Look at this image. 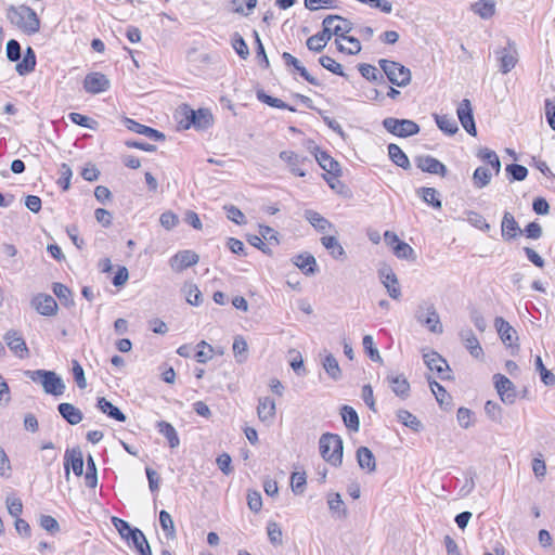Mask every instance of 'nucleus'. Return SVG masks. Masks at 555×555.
Here are the masks:
<instances>
[{
  "label": "nucleus",
  "instance_id": "nucleus-1",
  "mask_svg": "<svg viewBox=\"0 0 555 555\" xmlns=\"http://www.w3.org/2000/svg\"><path fill=\"white\" fill-rule=\"evenodd\" d=\"M177 113L182 117L178 121L176 130L194 128L195 130L203 131L210 128L214 124L212 114L207 108H199L195 111L188 104H181L177 108Z\"/></svg>",
  "mask_w": 555,
  "mask_h": 555
},
{
  "label": "nucleus",
  "instance_id": "nucleus-2",
  "mask_svg": "<svg viewBox=\"0 0 555 555\" xmlns=\"http://www.w3.org/2000/svg\"><path fill=\"white\" fill-rule=\"evenodd\" d=\"M10 23L24 34L34 35L40 30V20L37 13L28 5H9L5 12Z\"/></svg>",
  "mask_w": 555,
  "mask_h": 555
},
{
  "label": "nucleus",
  "instance_id": "nucleus-3",
  "mask_svg": "<svg viewBox=\"0 0 555 555\" xmlns=\"http://www.w3.org/2000/svg\"><path fill=\"white\" fill-rule=\"evenodd\" d=\"M319 448L321 456L333 466H340L343 462L344 444L336 434L326 433L320 437Z\"/></svg>",
  "mask_w": 555,
  "mask_h": 555
},
{
  "label": "nucleus",
  "instance_id": "nucleus-4",
  "mask_svg": "<svg viewBox=\"0 0 555 555\" xmlns=\"http://www.w3.org/2000/svg\"><path fill=\"white\" fill-rule=\"evenodd\" d=\"M25 375L35 383H40L46 393L54 397L62 396L65 391V384L61 376L54 371L35 370L26 371Z\"/></svg>",
  "mask_w": 555,
  "mask_h": 555
},
{
  "label": "nucleus",
  "instance_id": "nucleus-5",
  "mask_svg": "<svg viewBox=\"0 0 555 555\" xmlns=\"http://www.w3.org/2000/svg\"><path fill=\"white\" fill-rule=\"evenodd\" d=\"M378 65L392 85L403 88L411 82V70L404 65L386 59L379 60Z\"/></svg>",
  "mask_w": 555,
  "mask_h": 555
},
{
  "label": "nucleus",
  "instance_id": "nucleus-6",
  "mask_svg": "<svg viewBox=\"0 0 555 555\" xmlns=\"http://www.w3.org/2000/svg\"><path fill=\"white\" fill-rule=\"evenodd\" d=\"M383 127L393 135L408 138L420 132V126L411 119H398L387 117L383 120Z\"/></svg>",
  "mask_w": 555,
  "mask_h": 555
},
{
  "label": "nucleus",
  "instance_id": "nucleus-7",
  "mask_svg": "<svg viewBox=\"0 0 555 555\" xmlns=\"http://www.w3.org/2000/svg\"><path fill=\"white\" fill-rule=\"evenodd\" d=\"M416 320L430 332L441 334L443 328L439 314L433 304L421 305L416 311Z\"/></svg>",
  "mask_w": 555,
  "mask_h": 555
},
{
  "label": "nucleus",
  "instance_id": "nucleus-8",
  "mask_svg": "<svg viewBox=\"0 0 555 555\" xmlns=\"http://www.w3.org/2000/svg\"><path fill=\"white\" fill-rule=\"evenodd\" d=\"M280 158L288 165L289 171L297 177H306L307 166H311L313 163L308 156L297 154L293 151H282Z\"/></svg>",
  "mask_w": 555,
  "mask_h": 555
},
{
  "label": "nucleus",
  "instance_id": "nucleus-9",
  "mask_svg": "<svg viewBox=\"0 0 555 555\" xmlns=\"http://www.w3.org/2000/svg\"><path fill=\"white\" fill-rule=\"evenodd\" d=\"M456 114L462 127L473 137L477 135V128L473 115L472 103L468 99H463L456 109Z\"/></svg>",
  "mask_w": 555,
  "mask_h": 555
},
{
  "label": "nucleus",
  "instance_id": "nucleus-10",
  "mask_svg": "<svg viewBox=\"0 0 555 555\" xmlns=\"http://www.w3.org/2000/svg\"><path fill=\"white\" fill-rule=\"evenodd\" d=\"M414 162L416 167L423 172L438 175L440 177H446L448 173L446 165L430 155H418L414 158Z\"/></svg>",
  "mask_w": 555,
  "mask_h": 555
},
{
  "label": "nucleus",
  "instance_id": "nucleus-11",
  "mask_svg": "<svg viewBox=\"0 0 555 555\" xmlns=\"http://www.w3.org/2000/svg\"><path fill=\"white\" fill-rule=\"evenodd\" d=\"M493 378L495 379V388L501 400L505 404H513L517 397L515 385L502 374H495Z\"/></svg>",
  "mask_w": 555,
  "mask_h": 555
},
{
  "label": "nucleus",
  "instance_id": "nucleus-12",
  "mask_svg": "<svg viewBox=\"0 0 555 555\" xmlns=\"http://www.w3.org/2000/svg\"><path fill=\"white\" fill-rule=\"evenodd\" d=\"M30 305L41 315L52 317L57 312L55 299L48 294H37L33 297Z\"/></svg>",
  "mask_w": 555,
  "mask_h": 555
},
{
  "label": "nucleus",
  "instance_id": "nucleus-13",
  "mask_svg": "<svg viewBox=\"0 0 555 555\" xmlns=\"http://www.w3.org/2000/svg\"><path fill=\"white\" fill-rule=\"evenodd\" d=\"M3 339L7 343L10 350L14 352L18 358L25 359L29 356V350L26 345V341L17 331H8L3 336Z\"/></svg>",
  "mask_w": 555,
  "mask_h": 555
},
{
  "label": "nucleus",
  "instance_id": "nucleus-14",
  "mask_svg": "<svg viewBox=\"0 0 555 555\" xmlns=\"http://www.w3.org/2000/svg\"><path fill=\"white\" fill-rule=\"evenodd\" d=\"M83 88L88 93L98 94L109 88V80L104 74L91 73L86 76Z\"/></svg>",
  "mask_w": 555,
  "mask_h": 555
},
{
  "label": "nucleus",
  "instance_id": "nucleus-15",
  "mask_svg": "<svg viewBox=\"0 0 555 555\" xmlns=\"http://www.w3.org/2000/svg\"><path fill=\"white\" fill-rule=\"evenodd\" d=\"M424 362L430 371H435L441 379H451L450 375H444L446 371H449L448 362L437 352L431 351L424 353Z\"/></svg>",
  "mask_w": 555,
  "mask_h": 555
},
{
  "label": "nucleus",
  "instance_id": "nucleus-16",
  "mask_svg": "<svg viewBox=\"0 0 555 555\" xmlns=\"http://www.w3.org/2000/svg\"><path fill=\"white\" fill-rule=\"evenodd\" d=\"M65 463V475L69 477V467L73 468V472L76 476H81L83 473V457L82 452L79 448H74L72 450H66L64 456Z\"/></svg>",
  "mask_w": 555,
  "mask_h": 555
},
{
  "label": "nucleus",
  "instance_id": "nucleus-17",
  "mask_svg": "<svg viewBox=\"0 0 555 555\" xmlns=\"http://www.w3.org/2000/svg\"><path fill=\"white\" fill-rule=\"evenodd\" d=\"M304 217L320 233H337L335 225L315 210L306 209Z\"/></svg>",
  "mask_w": 555,
  "mask_h": 555
},
{
  "label": "nucleus",
  "instance_id": "nucleus-18",
  "mask_svg": "<svg viewBox=\"0 0 555 555\" xmlns=\"http://www.w3.org/2000/svg\"><path fill=\"white\" fill-rule=\"evenodd\" d=\"M494 326L498 331L501 340L506 346L511 347L515 344L516 340H518L517 332L515 331V328L502 317H496L494 319Z\"/></svg>",
  "mask_w": 555,
  "mask_h": 555
},
{
  "label": "nucleus",
  "instance_id": "nucleus-19",
  "mask_svg": "<svg viewBox=\"0 0 555 555\" xmlns=\"http://www.w3.org/2000/svg\"><path fill=\"white\" fill-rule=\"evenodd\" d=\"M501 234L505 241H511L522 234V230L520 229L519 224L515 220L514 216L508 211H505L503 215L501 222Z\"/></svg>",
  "mask_w": 555,
  "mask_h": 555
},
{
  "label": "nucleus",
  "instance_id": "nucleus-20",
  "mask_svg": "<svg viewBox=\"0 0 555 555\" xmlns=\"http://www.w3.org/2000/svg\"><path fill=\"white\" fill-rule=\"evenodd\" d=\"M459 335L465 348L474 358L478 359L483 356L479 340L470 328L461 330Z\"/></svg>",
  "mask_w": 555,
  "mask_h": 555
},
{
  "label": "nucleus",
  "instance_id": "nucleus-21",
  "mask_svg": "<svg viewBox=\"0 0 555 555\" xmlns=\"http://www.w3.org/2000/svg\"><path fill=\"white\" fill-rule=\"evenodd\" d=\"M379 276L382 283L387 288L388 295L392 299L398 300L401 297V288L399 286V281L395 272L391 269L380 270Z\"/></svg>",
  "mask_w": 555,
  "mask_h": 555
},
{
  "label": "nucleus",
  "instance_id": "nucleus-22",
  "mask_svg": "<svg viewBox=\"0 0 555 555\" xmlns=\"http://www.w3.org/2000/svg\"><path fill=\"white\" fill-rule=\"evenodd\" d=\"M127 129L133 131L138 134H143L152 140L159 141L165 139V134L159 132L158 130L147 127L145 125L139 124L133 119L126 118L124 121Z\"/></svg>",
  "mask_w": 555,
  "mask_h": 555
},
{
  "label": "nucleus",
  "instance_id": "nucleus-23",
  "mask_svg": "<svg viewBox=\"0 0 555 555\" xmlns=\"http://www.w3.org/2000/svg\"><path fill=\"white\" fill-rule=\"evenodd\" d=\"M315 160L327 173L334 177H338L340 175L339 163L330 156L326 152L320 151L319 147H317Z\"/></svg>",
  "mask_w": 555,
  "mask_h": 555
},
{
  "label": "nucleus",
  "instance_id": "nucleus-24",
  "mask_svg": "<svg viewBox=\"0 0 555 555\" xmlns=\"http://www.w3.org/2000/svg\"><path fill=\"white\" fill-rule=\"evenodd\" d=\"M321 244L324 246V248L330 253V255L336 259V260H345L347 255L341 246V244L338 242L335 235H325L321 237Z\"/></svg>",
  "mask_w": 555,
  "mask_h": 555
},
{
  "label": "nucleus",
  "instance_id": "nucleus-25",
  "mask_svg": "<svg viewBox=\"0 0 555 555\" xmlns=\"http://www.w3.org/2000/svg\"><path fill=\"white\" fill-rule=\"evenodd\" d=\"M60 415L70 425L79 424L82 418V412L72 403L63 402L57 405Z\"/></svg>",
  "mask_w": 555,
  "mask_h": 555
},
{
  "label": "nucleus",
  "instance_id": "nucleus-26",
  "mask_svg": "<svg viewBox=\"0 0 555 555\" xmlns=\"http://www.w3.org/2000/svg\"><path fill=\"white\" fill-rule=\"evenodd\" d=\"M127 542L137 550L139 555H152L150 544L140 529L134 528V531L128 537Z\"/></svg>",
  "mask_w": 555,
  "mask_h": 555
},
{
  "label": "nucleus",
  "instance_id": "nucleus-27",
  "mask_svg": "<svg viewBox=\"0 0 555 555\" xmlns=\"http://www.w3.org/2000/svg\"><path fill=\"white\" fill-rule=\"evenodd\" d=\"M294 264L298 267L306 275L314 274L318 271L317 260L309 253L295 256Z\"/></svg>",
  "mask_w": 555,
  "mask_h": 555
},
{
  "label": "nucleus",
  "instance_id": "nucleus-28",
  "mask_svg": "<svg viewBox=\"0 0 555 555\" xmlns=\"http://www.w3.org/2000/svg\"><path fill=\"white\" fill-rule=\"evenodd\" d=\"M332 31L323 29L307 39V48L313 52H321L332 38Z\"/></svg>",
  "mask_w": 555,
  "mask_h": 555
},
{
  "label": "nucleus",
  "instance_id": "nucleus-29",
  "mask_svg": "<svg viewBox=\"0 0 555 555\" xmlns=\"http://www.w3.org/2000/svg\"><path fill=\"white\" fill-rule=\"evenodd\" d=\"M96 406L101 410L102 413L106 414L108 417L115 421L126 422L127 420V416L104 397L98 398Z\"/></svg>",
  "mask_w": 555,
  "mask_h": 555
},
{
  "label": "nucleus",
  "instance_id": "nucleus-30",
  "mask_svg": "<svg viewBox=\"0 0 555 555\" xmlns=\"http://www.w3.org/2000/svg\"><path fill=\"white\" fill-rule=\"evenodd\" d=\"M357 461L362 469L372 473L376 469V461L373 452L366 447H360L357 450Z\"/></svg>",
  "mask_w": 555,
  "mask_h": 555
},
{
  "label": "nucleus",
  "instance_id": "nucleus-31",
  "mask_svg": "<svg viewBox=\"0 0 555 555\" xmlns=\"http://www.w3.org/2000/svg\"><path fill=\"white\" fill-rule=\"evenodd\" d=\"M387 149H388V156L395 165H397L398 167H401L404 170H408L411 168L409 157L401 150V147L399 145H397L395 143H390Z\"/></svg>",
  "mask_w": 555,
  "mask_h": 555
},
{
  "label": "nucleus",
  "instance_id": "nucleus-32",
  "mask_svg": "<svg viewBox=\"0 0 555 555\" xmlns=\"http://www.w3.org/2000/svg\"><path fill=\"white\" fill-rule=\"evenodd\" d=\"M36 66V54L33 48L28 47L25 51L23 60L15 66L16 72L21 76H25L34 72Z\"/></svg>",
  "mask_w": 555,
  "mask_h": 555
},
{
  "label": "nucleus",
  "instance_id": "nucleus-33",
  "mask_svg": "<svg viewBox=\"0 0 555 555\" xmlns=\"http://www.w3.org/2000/svg\"><path fill=\"white\" fill-rule=\"evenodd\" d=\"M257 413H258V417L260 418V421H262V422L272 421V418L274 417V414H275L274 401L269 397L259 399V403L257 406Z\"/></svg>",
  "mask_w": 555,
  "mask_h": 555
},
{
  "label": "nucleus",
  "instance_id": "nucleus-34",
  "mask_svg": "<svg viewBox=\"0 0 555 555\" xmlns=\"http://www.w3.org/2000/svg\"><path fill=\"white\" fill-rule=\"evenodd\" d=\"M181 293L186 302L192 306H199L203 302L202 292L194 283H185L181 288Z\"/></svg>",
  "mask_w": 555,
  "mask_h": 555
},
{
  "label": "nucleus",
  "instance_id": "nucleus-35",
  "mask_svg": "<svg viewBox=\"0 0 555 555\" xmlns=\"http://www.w3.org/2000/svg\"><path fill=\"white\" fill-rule=\"evenodd\" d=\"M499 53H500V70L503 74H507L515 67V65L517 63L516 51L515 50L513 51L511 48H504Z\"/></svg>",
  "mask_w": 555,
  "mask_h": 555
},
{
  "label": "nucleus",
  "instance_id": "nucleus-36",
  "mask_svg": "<svg viewBox=\"0 0 555 555\" xmlns=\"http://www.w3.org/2000/svg\"><path fill=\"white\" fill-rule=\"evenodd\" d=\"M391 390L401 398H406L410 391V384L403 375L388 376Z\"/></svg>",
  "mask_w": 555,
  "mask_h": 555
},
{
  "label": "nucleus",
  "instance_id": "nucleus-37",
  "mask_svg": "<svg viewBox=\"0 0 555 555\" xmlns=\"http://www.w3.org/2000/svg\"><path fill=\"white\" fill-rule=\"evenodd\" d=\"M340 414L343 417V421L345 423V426L352 430L358 431L360 428V421L357 411L349 405H344L340 410Z\"/></svg>",
  "mask_w": 555,
  "mask_h": 555
},
{
  "label": "nucleus",
  "instance_id": "nucleus-38",
  "mask_svg": "<svg viewBox=\"0 0 555 555\" xmlns=\"http://www.w3.org/2000/svg\"><path fill=\"white\" fill-rule=\"evenodd\" d=\"M472 11L478 14L481 18L487 20L494 15L495 3L491 0H479L472 4Z\"/></svg>",
  "mask_w": 555,
  "mask_h": 555
},
{
  "label": "nucleus",
  "instance_id": "nucleus-39",
  "mask_svg": "<svg viewBox=\"0 0 555 555\" xmlns=\"http://www.w3.org/2000/svg\"><path fill=\"white\" fill-rule=\"evenodd\" d=\"M435 120L438 128L446 134L452 135L459 131L456 120L449 115H435Z\"/></svg>",
  "mask_w": 555,
  "mask_h": 555
},
{
  "label": "nucleus",
  "instance_id": "nucleus-40",
  "mask_svg": "<svg viewBox=\"0 0 555 555\" xmlns=\"http://www.w3.org/2000/svg\"><path fill=\"white\" fill-rule=\"evenodd\" d=\"M430 390L435 395V398L441 408H448L451 405V396L447 392L443 386L436 380L428 379Z\"/></svg>",
  "mask_w": 555,
  "mask_h": 555
},
{
  "label": "nucleus",
  "instance_id": "nucleus-41",
  "mask_svg": "<svg viewBox=\"0 0 555 555\" xmlns=\"http://www.w3.org/2000/svg\"><path fill=\"white\" fill-rule=\"evenodd\" d=\"M322 365L332 379L338 380L341 378V370L339 367L338 361L332 353H327L324 357Z\"/></svg>",
  "mask_w": 555,
  "mask_h": 555
},
{
  "label": "nucleus",
  "instance_id": "nucleus-42",
  "mask_svg": "<svg viewBox=\"0 0 555 555\" xmlns=\"http://www.w3.org/2000/svg\"><path fill=\"white\" fill-rule=\"evenodd\" d=\"M52 291L65 307H73L75 305L72 291L62 283H53Z\"/></svg>",
  "mask_w": 555,
  "mask_h": 555
},
{
  "label": "nucleus",
  "instance_id": "nucleus-43",
  "mask_svg": "<svg viewBox=\"0 0 555 555\" xmlns=\"http://www.w3.org/2000/svg\"><path fill=\"white\" fill-rule=\"evenodd\" d=\"M417 193L425 203L433 206L434 208L440 209L442 207L441 199L439 198V194L436 189L424 186L418 189Z\"/></svg>",
  "mask_w": 555,
  "mask_h": 555
},
{
  "label": "nucleus",
  "instance_id": "nucleus-44",
  "mask_svg": "<svg viewBox=\"0 0 555 555\" xmlns=\"http://www.w3.org/2000/svg\"><path fill=\"white\" fill-rule=\"evenodd\" d=\"M199 260V256L193 250H181L176 254V262H178L180 269H186L196 264Z\"/></svg>",
  "mask_w": 555,
  "mask_h": 555
},
{
  "label": "nucleus",
  "instance_id": "nucleus-45",
  "mask_svg": "<svg viewBox=\"0 0 555 555\" xmlns=\"http://www.w3.org/2000/svg\"><path fill=\"white\" fill-rule=\"evenodd\" d=\"M397 417L404 426L416 433L423 428L421 421L408 410H399L397 412Z\"/></svg>",
  "mask_w": 555,
  "mask_h": 555
},
{
  "label": "nucleus",
  "instance_id": "nucleus-46",
  "mask_svg": "<svg viewBox=\"0 0 555 555\" xmlns=\"http://www.w3.org/2000/svg\"><path fill=\"white\" fill-rule=\"evenodd\" d=\"M360 74L365 79L376 82V83H385L384 75L378 73L377 68L370 64H359L358 66Z\"/></svg>",
  "mask_w": 555,
  "mask_h": 555
},
{
  "label": "nucleus",
  "instance_id": "nucleus-47",
  "mask_svg": "<svg viewBox=\"0 0 555 555\" xmlns=\"http://www.w3.org/2000/svg\"><path fill=\"white\" fill-rule=\"evenodd\" d=\"M257 99L260 102L266 103L267 105H269L271 107L281 108V109H288L291 112H295L296 111L293 106H289L288 104L283 102L281 99L273 98V96L267 94L263 90H258L257 91Z\"/></svg>",
  "mask_w": 555,
  "mask_h": 555
},
{
  "label": "nucleus",
  "instance_id": "nucleus-48",
  "mask_svg": "<svg viewBox=\"0 0 555 555\" xmlns=\"http://www.w3.org/2000/svg\"><path fill=\"white\" fill-rule=\"evenodd\" d=\"M491 172L486 167H477L473 173V183L475 188L482 189L487 186L491 181Z\"/></svg>",
  "mask_w": 555,
  "mask_h": 555
},
{
  "label": "nucleus",
  "instance_id": "nucleus-49",
  "mask_svg": "<svg viewBox=\"0 0 555 555\" xmlns=\"http://www.w3.org/2000/svg\"><path fill=\"white\" fill-rule=\"evenodd\" d=\"M232 349H233V353L236 359V362L243 363L246 361L248 349H247V343L243 338V336L238 335L234 338Z\"/></svg>",
  "mask_w": 555,
  "mask_h": 555
},
{
  "label": "nucleus",
  "instance_id": "nucleus-50",
  "mask_svg": "<svg viewBox=\"0 0 555 555\" xmlns=\"http://www.w3.org/2000/svg\"><path fill=\"white\" fill-rule=\"evenodd\" d=\"M534 365H535V370L540 373L541 380L546 386H554L555 385V375L544 366L542 358L540 356L535 357Z\"/></svg>",
  "mask_w": 555,
  "mask_h": 555
},
{
  "label": "nucleus",
  "instance_id": "nucleus-51",
  "mask_svg": "<svg viewBox=\"0 0 555 555\" xmlns=\"http://www.w3.org/2000/svg\"><path fill=\"white\" fill-rule=\"evenodd\" d=\"M256 5L257 0H231V10L243 15H249Z\"/></svg>",
  "mask_w": 555,
  "mask_h": 555
},
{
  "label": "nucleus",
  "instance_id": "nucleus-52",
  "mask_svg": "<svg viewBox=\"0 0 555 555\" xmlns=\"http://www.w3.org/2000/svg\"><path fill=\"white\" fill-rule=\"evenodd\" d=\"M85 481L89 488H95L98 485V469L92 455H89L87 459V473L85 476Z\"/></svg>",
  "mask_w": 555,
  "mask_h": 555
},
{
  "label": "nucleus",
  "instance_id": "nucleus-53",
  "mask_svg": "<svg viewBox=\"0 0 555 555\" xmlns=\"http://www.w3.org/2000/svg\"><path fill=\"white\" fill-rule=\"evenodd\" d=\"M392 249L393 254L400 259L415 260L416 258L414 249L405 242H398Z\"/></svg>",
  "mask_w": 555,
  "mask_h": 555
},
{
  "label": "nucleus",
  "instance_id": "nucleus-54",
  "mask_svg": "<svg viewBox=\"0 0 555 555\" xmlns=\"http://www.w3.org/2000/svg\"><path fill=\"white\" fill-rule=\"evenodd\" d=\"M197 350L194 352V358L199 363H206L208 360L212 358V347L206 341L202 340L196 346Z\"/></svg>",
  "mask_w": 555,
  "mask_h": 555
},
{
  "label": "nucleus",
  "instance_id": "nucleus-55",
  "mask_svg": "<svg viewBox=\"0 0 555 555\" xmlns=\"http://www.w3.org/2000/svg\"><path fill=\"white\" fill-rule=\"evenodd\" d=\"M159 524L164 531L165 538L169 541L173 534V519L171 515L163 509L159 513Z\"/></svg>",
  "mask_w": 555,
  "mask_h": 555
},
{
  "label": "nucleus",
  "instance_id": "nucleus-56",
  "mask_svg": "<svg viewBox=\"0 0 555 555\" xmlns=\"http://www.w3.org/2000/svg\"><path fill=\"white\" fill-rule=\"evenodd\" d=\"M319 63L324 68H326L327 70H330L331 73H333L335 75H338V76H341V77L346 76L345 73H344L343 66L339 63H337L333 57H331L328 55H322L319 59Z\"/></svg>",
  "mask_w": 555,
  "mask_h": 555
},
{
  "label": "nucleus",
  "instance_id": "nucleus-57",
  "mask_svg": "<svg viewBox=\"0 0 555 555\" xmlns=\"http://www.w3.org/2000/svg\"><path fill=\"white\" fill-rule=\"evenodd\" d=\"M363 348L370 359L374 362H380L382 357L377 350V348L374 345L373 337L371 335H365L362 340Z\"/></svg>",
  "mask_w": 555,
  "mask_h": 555
},
{
  "label": "nucleus",
  "instance_id": "nucleus-58",
  "mask_svg": "<svg viewBox=\"0 0 555 555\" xmlns=\"http://www.w3.org/2000/svg\"><path fill=\"white\" fill-rule=\"evenodd\" d=\"M506 172L512 177L513 181H522L528 176V169L518 164H511L506 166Z\"/></svg>",
  "mask_w": 555,
  "mask_h": 555
},
{
  "label": "nucleus",
  "instance_id": "nucleus-59",
  "mask_svg": "<svg viewBox=\"0 0 555 555\" xmlns=\"http://www.w3.org/2000/svg\"><path fill=\"white\" fill-rule=\"evenodd\" d=\"M337 21L339 22V24L333 27L332 35H335L344 39V37H347V34L352 30L353 24L343 16H340V18H338Z\"/></svg>",
  "mask_w": 555,
  "mask_h": 555
},
{
  "label": "nucleus",
  "instance_id": "nucleus-60",
  "mask_svg": "<svg viewBox=\"0 0 555 555\" xmlns=\"http://www.w3.org/2000/svg\"><path fill=\"white\" fill-rule=\"evenodd\" d=\"M467 220L473 227H475L483 232H489L491 229V227L487 222V220L480 214H478L476 211H469Z\"/></svg>",
  "mask_w": 555,
  "mask_h": 555
},
{
  "label": "nucleus",
  "instance_id": "nucleus-61",
  "mask_svg": "<svg viewBox=\"0 0 555 555\" xmlns=\"http://www.w3.org/2000/svg\"><path fill=\"white\" fill-rule=\"evenodd\" d=\"M487 416L493 422L500 423L502 420V408L499 403L488 400L485 404Z\"/></svg>",
  "mask_w": 555,
  "mask_h": 555
},
{
  "label": "nucleus",
  "instance_id": "nucleus-62",
  "mask_svg": "<svg viewBox=\"0 0 555 555\" xmlns=\"http://www.w3.org/2000/svg\"><path fill=\"white\" fill-rule=\"evenodd\" d=\"M39 524L42 529L48 531L51 534H54L60 531V525L57 520L50 515H41L39 519Z\"/></svg>",
  "mask_w": 555,
  "mask_h": 555
},
{
  "label": "nucleus",
  "instance_id": "nucleus-63",
  "mask_svg": "<svg viewBox=\"0 0 555 555\" xmlns=\"http://www.w3.org/2000/svg\"><path fill=\"white\" fill-rule=\"evenodd\" d=\"M233 49L236 51V53L243 59L246 60L249 55V49L244 40V38L235 34L232 40Z\"/></svg>",
  "mask_w": 555,
  "mask_h": 555
},
{
  "label": "nucleus",
  "instance_id": "nucleus-64",
  "mask_svg": "<svg viewBox=\"0 0 555 555\" xmlns=\"http://www.w3.org/2000/svg\"><path fill=\"white\" fill-rule=\"evenodd\" d=\"M7 57L11 62H17L21 59V44L15 39L7 42Z\"/></svg>",
  "mask_w": 555,
  "mask_h": 555
}]
</instances>
